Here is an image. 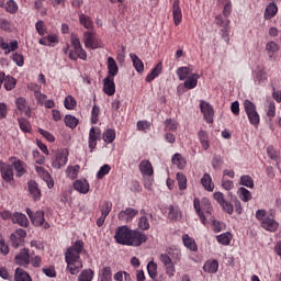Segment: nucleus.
<instances>
[{
    "label": "nucleus",
    "instance_id": "f257e3e1",
    "mask_svg": "<svg viewBox=\"0 0 281 281\" xmlns=\"http://www.w3.org/2000/svg\"><path fill=\"white\" fill-rule=\"evenodd\" d=\"M85 251V241L77 240L72 246H70L65 254V261L67 263V271L70 276H78L82 269V259H80V254Z\"/></svg>",
    "mask_w": 281,
    "mask_h": 281
},
{
    "label": "nucleus",
    "instance_id": "f03ea898",
    "mask_svg": "<svg viewBox=\"0 0 281 281\" xmlns=\"http://www.w3.org/2000/svg\"><path fill=\"white\" fill-rule=\"evenodd\" d=\"M70 43L72 46V49L69 53L70 60H87V50L82 48V44L80 43V38L76 34L70 35Z\"/></svg>",
    "mask_w": 281,
    "mask_h": 281
},
{
    "label": "nucleus",
    "instance_id": "7ed1b4c3",
    "mask_svg": "<svg viewBox=\"0 0 281 281\" xmlns=\"http://www.w3.org/2000/svg\"><path fill=\"white\" fill-rule=\"evenodd\" d=\"M193 207L196 212V214L200 216V221L203 225H205L207 217L206 214H212L210 210H212V204L210 203V200L207 198H203L201 201L195 198L193 200ZM205 212V213H204Z\"/></svg>",
    "mask_w": 281,
    "mask_h": 281
},
{
    "label": "nucleus",
    "instance_id": "20e7f679",
    "mask_svg": "<svg viewBox=\"0 0 281 281\" xmlns=\"http://www.w3.org/2000/svg\"><path fill=\"white\" fill-rule=\"evenodd\" d=\"M67 161H69V150L67 148L57 149L52 160V168L60 170L67 166Z\"/></svg>",
    "mask_w": 281,
    "mask_h": 281
},
{
    "label": "nucleus",
    "instance_id": "39448f33",
    "mask_svg": "<svg viewBox=\"0 0 281 281\" xmlns=\"http://www.w3.org/2000/svg\"><path fill=\"white\" fill-rule=\"evenodd\" d=\"M83 44L89 49H100L102 47V41L98 38L95 31L83 32Z\"/></svg>",
    "mask_w": 281,
    "mask_h": 281
},
{
    "label": "nucleus",
    "instance_id": "423d86ee",
    "mask_svg": "<svg viewBox=\"0 0 281 281\" xmlns=\"http://www.w3.org/2000/svg\"><path fill=\"white\" fill-rule=\"evenodd\" d=\"M132 231L128 226L124 225V226H120L117 229H116V233H115V241L119 244V245H125L126 247H131V234H132Z\"/></svg>",
    "mask_w": 281,
    "mask_h": 281
},
{
    "label": "nucleus",
    "instance_id": "0eeeda50",
    "mask_svg": "<svg viewBox=\"0 0 281 281\" xmlns=\"http://www.w3.org/2000/svg\"><path fill=\"white\" fill-rule=\"evenodd\" d=\"M26 214L31 218L35 227H43L44 229H49V223L45 221V213L43 211H37L36 213H34L32 212V210L27 209Z\"/></svg>",
    "mask_w": 281,
    "mask_h": 281
},
{
    "label": "nucleus",
    "instance_id": "6e6552de",
    "mask_svg": "<svg viewBox=\"0 0 281 281\" xmlns=\"http://www.w3.org/2000/svg\"><path fill=\"white\" fill-rule=\"evenodd\" d=\"M229 19L225 18L224 14H218L215 16V24L222 27L221 35L226 43H229Z\"/></svg>",
    "mask_w": 281,
    "mask_h": 281
},
{
    "label": "nucleus",
    "instance_id": "1a4fd4ad",
    "mask_svg": "<svg viewBox=\"0 0 281 281\" xmlns=\"http://www.w3.org/2000/svg\"><path fill=\"white\" fill-rule=\"evenodd\" d=\"M148 240V236H146L143 232L138 229H132L130 237V247H142L144 243Z\"/></svg>",
    "mask_w": 281,
    "mask_h": 281
},
{
    "label": "nucleus",
    "instance_id": "9d476101",
    "mask_svg": "<svg viewBox=\"0 0 281 281\" xmlns=\"http://www.w3.org/2000/svg\"><path fill=\"white\" fill-rule=\"evenodd\" d=\"M25 236H27V232L23 228L16 229L11 234V245L14 249H19L25 243Z\"/></svg>",
    "mask_w": 281,
    "mask_h": 281
},
{
    "label": "nucleus",
    "instance_id": "9b49d317",
    "mask_svg": "<svg viewBox=\"0 0 281 281\" xmlns=\"http://www.w3.org/2000/svg\"><path fill=\"white\" fill-rule=\"evenodd\" d=\"M159 258L165 267V271L168 278H175V273L177 272V269L175 268V262H172V259L170 258V256L166 254H161Z\"/></svg>",
    "mask_w": 281,
    "mask_h": 281
},
{
    "label": "nucleus",
    "instance_id": "f8f14e48",
    "mask_svg": "<svg viewBox=\"0 0 281 281\" xmlns=\"http://www.w3.org/2000/svg\"><path fill=\"white\" fill-rule=\"evenodd\" d=\"M139 214V211L133 207H127L123 211H120L117 218L122 223H132L133 218Z\"/></svg>",
    "mask_w": 281,
    "mask_h": 281
},
{
    "label": "nucleus",
    "instance_id": "ddd939ff",
    "mask_svg": "<svg viewBox=\"0 0 281 281\" xmlns=\"http://www.w3.org/2000/svg\"><path fill=\"white\" fill-rule=\"evenodd\" d=\"M0 172L3 181L10 183L14 179V170L12 166L0 160Z\"/></svg>",
    "mask_w": 281,
    "mask_h": 281
},
{
    "label": "nucleus",
    "instance_id": "4468645a",
    "mask_svg": "<svg viewBox=\"0 0 281 281\" xmlns=\"http://www.w3.org/2000/svg\"><path fill=\"white\" fill-rule=\"evenodd\" d=\"M101 137H102V132L100 131L99 127L90 128L88 145H89L91 153L93 151V148H95V146H98V140L101 139Z\"/></svg>",
    "mask_w": 281,
    "mask_h": 281
},
{
    "label": "nucleus",
    "instance_id": "2eb2a0df",
    "mask_svg": "<svg viewBox=\"0 0 281 281\" xmlns=\"http://www.w3.org/2000/svg\"><path fill=\"white\" fill-rule=\"evenodd\" d=\"M200 109L207 124H212V122H214V108H212L210 103L201 101Z\"/></svg>",
    "mask_w": 281,
    "mask_h": 281
},
{
    "label": "nucleus",
    "instance_id": "dca6fc26",
    "mask_svg": "<svg viewBox=\"0 0 281 281\" xmlns=\"http://www.w3.org/2000/svg\"><path fill=\"white\" fill-rule=\"evenodd\" d=\"M30 249L24 248L15 256L16 265L21 267H27L30 265Z\"/></svg>",
    "mask_w": 281,
    "mask_h": 281
},
{
    "label": "nucleus",
    "instance_id": "f3484780",
    "mask_svg": "<svg viewBox=\"0 0 281 281\" xmlns=\"http://www.w3.org/2000/svg\"><path fill=\"white\" fill-rule=\"evenodd\" d=\"M35 170L38 177H41V179H43V181L47 183V188L52 190V188H54V179H52V175H49V171L45 170V168L43 167H35Z\"/></svg>",
    "mask_w": 281,
    "mask_h": 281
},
{
    "label": "nucleus",
    "instance_id": "a211bd4d",
    "mask_svg": "<svg viewBox=\"0 0 281 281\" xmlns=\"http://www.w3.org/2000/svg\"><path fill=\"white\" fill-rule=\"evenodd\" d=\"M172 16L175 25H180L183 21V13L181 12V7L179 0H175L172 4Z\"/></svg>",
    "mask_w": 281,
    "mask_h": 281
},
{
    "label": "nucleus",
    "instance_id": "6ab92c4d",
    "mask_svg": "<svg viewBox=\"0 0 281 281\" xmlns=\"http://www.w3.org/2000/svg\"><path fill=\"white\" fill-rule=\"evenodd\" d=\"M0 48H2L5 56H8V54H11V52H16V49H19V42L11 41L10 44H8L5 40L0 36Z\"/></svg>",
    "mask_w": 281,
    "mask_h": 281
},
{
    "label": "nucleus",
    "instance_id": "aec40b11",
    "mask_svg": "<svg viewBox=\"0 0 281 281\" xmlns=\"http://www.w3.org/2000/svg\"><path fill=\"white\" fill-rule=\"evenodd\" d=\"M15 105L18 111H21L22 113H24L26 117H30L32 115V110H30V106H27V100H25V98L19 97L15 100Z\"/></svg>",
    "mask_w": 281,
    "mask_h": 281
},
{
    "label": "nucleus",
    "instance_id": "412c9836",
    "mask_svg": "<svg viewBox=\"0 0 281 281\" xmlns=\"http://www.w3.org/2000/svg\"><path fill=\"white\" fill-rule=\"evenodd\" d=\"M103 91L106 95H115V81L113 77L103 80Z\"/></svg>",
    "mask_w": 281,
    "mask_h": 281
},
{
    "label": "nucleus",
    "instance_id": "4be33fe9",
    "mask_svg": "<svg viewBox=\"0 0 281 281\" xmlns=\"http://www.w3.org/2000/svg\"><path fill=\"white\" fill-rule=\"evenodd\" d=\"M138 168H139V172L145 177H153V175H155V170L153 169V164H150L148 160H142Z\"/></svg>",
    "mask_w": 281,
    "mask_h": 281
},
{
    "label": "nucleus",
    "instance_id": "5701e85b",
    "mask_svg": "<svg viewBox=\"0 0 281 281\" xmlns=\"http://www.w3.org/2000/svg\"><path fill=\"white\" fill-rule=\"evenodd\" d=\"M29 192L34 201H41V189H38V183L34 180H30L29 183Z\"/></svg>",
    "mask_w": 281,
    "mask_h": 281
},
{
    "label": "nucleus",
    "instance_id": "b1692460",
    "mask_svg": "<svg viewBox=\"0 0 281 281\" xmlns=\"http://www.w3.org/2000/svg\"><path fill=\"white\" fill-rule=\"evenodd\" d=\"M261 225L267 232H278V227H280V224L270 216L266 217Z\"/></svg>",
    "mask_w": 281,
    "mask_h": 281
},
{
    "label": "nucleus",
    "instance_id": "393cba45",
    "mask_svg": "<svg viewBox=\"0 0 281 281\" xmlns=\"http://www.w3.org/2000/svg\"><path fill=\"white\" fill-rule=\"evenodd\" d=\"M254 80L255 85H262L267 80V71H265L263 67H257L256 70L254 71Z\"/></svg>",
    "mask_w": 281,
    "mask_h": 281
},
{
    "label": "nucleus",
    "instance_id": "a878e982",
    "mask_svg": "<svg viewBox=\"0 0 281 281\" xmlns=\"http://www.w3.org/2000/svg\"><path fill=\"white\" fill-rule=\"evenodd\" d=\"M120 71L117 63L113 57L108 58V78H115V75Z\"/></svg>",
    "mask_w": 281,
    "mask_h": 281
},
{
    "label": "nucleus",
    "instance_id": "bb28decb",
    "mask_svg": "<svg viewBox=\"0 0 281 281\" xmlns=\"http://www.w3.org/2000/svg\"><path fill=\"white\" fill-rule=\"evenodd\" d=\"M199 74H191L184 81V89H196V86L199 85Z\"/></svg>",
    "mask_w": 281,
    "mask_h": 281
},
{
    "label": "nucleus",
    "instance_id": "cd10ccee",
    "mask_svg": "<svg viewBox=\"0 0 281 281\" xmlns=\"http://www.w3.org/2000/svg\"><path fill=\"white\" fill-rule=\"evenodd\" d=\"M12 223H18L21 227H27L30 221L27 220V216L22 213H15L11 217Z\"/></svg>",
    "mask_w": 281,
    "mask_h": 281
},
{
    "label": "nucleus",
    "instance_id": "c85d7f7f",
    "mask_svg": "<svg viewBox=\"0 0 281 281\" xmlns=\"http://www.w3.org/2000/svg\"><path fill=\"white\" fill-rule=\"evenodd\" d=\"M13 167L14 170L16 171V177H23V175L25 172H27V165H25V162H23V160H19L16 158H13Z\"/></svg>",
    "mask_w": 281,
    "mask_h": 281
},
{
    "label": "nucleus",
    "instance_id": "c756f323",
    "mask_svg": "<svg viewBox=\"0 0 281 281\" xmlns=\"http://www.w3.org/2000/svg\"><path fill=\"white\" fill-rule=\"evenodd\" d=\"M182 243L187 249H190V251H199V247L196 246V241H194L193 238H191L190 235L186 234L182 236Z\"/></svg>",
    "mask_w": 281,
    "mask_h": 281
},
{
    "label": "nucleus",
    "instance_id": "7c9ffc66",
    "mask_svg": "<svg viewBox=\"0 0 281 281\" xmlns=\"http://www.w3.org/2000/svg\"><path fill=\"white\" fill-rule=\"evenodd\" d=\"M201 183L206 192H214V183L212 182V176H210V173L203 175Z\"/></svg>",
    "mask_w": 281,
    "mask_h": 281
},
{
    "label": "nucleus",
    "instance_id": "2f4dec72",
    "mask_svg": "<svg viewBox=\"0 0 281 281\" xmlns=\"http://www.w3.org/2000/svg\"><path fill=\"white\" fill-rule=\"evenodd\" d=\"M74 188L77 192H80V194H87V192H89V182H87V180H76Z\"/></svg>",
    "mask_w": 281,
    "mask_h": 281
},
{
    "label": "nucleus",
    "instance_id": "473e14b6",
    "mask_svg": "<svg viewBox=\"0 0 281 281\" xmlns=\"http://www.w3.org/2000/svg\"><path fill=\"white\" fill-rule=\"evenodd\" d=\"M79 22H80L81 25H83V27L86 30H88V32L89 31H94L93 30V27H94L93 20H91V16H89L87 14H80L79 15Z\"/></svg>",
    "mask_w": 281,
    "mask_h": 281
},
{
    "label": "nucleus",
    "instance_id": "72a5a7b5",
    "mask_svg": "<svg viewBox=\"0 0 281 281\" xmlns=\"http://www.w3.org/2000/svg\"><path fill=\"white\" fill-rule=\"evenodd\" d=\"M113 272L111 271V267H103L99 271V281H112Z\"/></svg>",
    "mask_w": 281,
    "mask_h": 281
},
{
    "label": "nucleus",
    "instance_id": "f704fd0d",
    "mask_svg": "<svg viewBox=\"0 0 281 281\" xmlns=\"http://www.w3.org/2000/svg\"><path fill=\"white\" fill-rule=\"evenodd\" d=\"M203 271H205V273H216L218 271V261L207 260L203 266Z\"/></svg>",
    "mask_w": 281,
    "mask_h": 281
},
{
    "label": "nucleus",
    "instance_id": "c9c22d12",
    "mask_svg": "<svg viewBox=\"0 0 281 281\" xmlns=\"http://www.w3.org/2000/svg\"><path fill=\"white\" fill-rule=\"evenodd\" d=\"M198 137H199V140L201 143L203 150H207V148H210V136L207 135V132L201 130L198 133Z\"/></svg>",
    "mask_w": 281,
    "mask_h": 281
},
{
    "label": "nucleus",
    "instance_id": "e433bc0d",
    "mask_svg": "<svg viewBox=\"0 0 281 281\" xmlns=\"http://www.w3.org/2000/svg\"><path fill=\"white\" fill-rule=\"evenodd\" d=\"M164 68L161 63H158L155 68L151 69L150 74L146 77V82H153L155 78L159 77L161 69Z\"/></svg>",
    "mask_w": 281,
    "mask_h": 281
},
{
    "label": "nucleus",
    "instance_id": "4c0bfd02",
    "mask_svg": "<svg viewBox=\"0 0 281 281\" xmlns=\"http://www.w3.org/2000/svg\"><path fill=\"white\" fill-rule=\"evenodd\" d=\"M130 58H131L136 71L138 74H142V71H144V61H142V59L138 56H136L135 53H131Z\"/></svg>",
    "mask_w": 281,
    "mask_h": 281
},
{
    "label": "nucleus",
    "instance_id": "58836bf2",
    "mask_svg": "<svg viewBox=\"0 0 281 281\" xmlns=\"http://www.w3.org/2000/svg\"><path fill=\"white\" fill-rule=\"evenodd\" d=\"M278 14V5L276 3H270L265 11V19L269 21V19H273Z\"/></svg>",
    "mask_w": 281,
    "mask_h": 281
},
{
    "label": "nucleus",
    "instance_id": "ea45409f",
    "mask_svg": "<svg viewBox=\"0 0 281 281\" xmlns=\"http://www.w3.org/2000/svg\"><path fill=\"white\" fill-rule=\"evenodd\" d=\"M237 194L244 203H249V201H251V192L244 187L238 189Z\"/></svg>",
    "mask_w": 281,
    "mask_h": 281
},
{
    "label": "nucleus",
    "instance_id": "a19ab883",
    "mask_svg": "<svg viewBox=\"0 0 281 281\" xmlns=\"http://www.w3.org/2000/svg\"><path fill=\"white\" fill-rule=\"evenodd\" d=\"M176 74L179 78V80H186L188 78H190V74H192V70L190 69V67L188 66H184V67H179L177 70H176Z\"/></svg>",
    "mask_w": 281,
    "mask_h": 281
},
{
    "label": "nucleus",
    "instance_id": "79ce46f5",
    "mask_svg": "<svg viewBox=\"0 0 281 281\" xmlns=\"http://www.w3.org/2000/svg\"><path fill=\"white\" fill-rule=\"evenodd\" d=\"M15 281H32V278L25 270L18 268L14 276Z\"/></svg>",
    "mask_w": 281,
    "mask_h": 281
},
{
    "label": "nucleus",
    "instance_id": "37998d69",
    "mask_svg": "<svg viewBox=\"0 0 281 281\" xmlns=\"http://www.w3.org/2000/svg\"><path fill=\"white\" fill-rule=\"evenodd\" d=\"M168 218L169 221H179L181 218V211L179 210V207H176L175 205H170Z\"/></svg>",
    "mask_w": 281,
    "mask_h": 281
},
{
    "label": "nucleus",
    "instance_id": "c03bdc74",
    "mask_svg": "<svg viewBox=\"0 0 281 281\" xmlns=\"http://www.w3.org/2000/svg\"><path fill=\"white\" fill-rule=\"evenodd\" d=\"M171 161L180 170H183V168H186V158H183L181 154H175L173 157L171 158Z\"/></svg>",
    "mask_w": 281,
    "mask_h": 281
},
{
    "label": "nucleus",
    "instance_id": "a18cd8bd",
    "mask_svg": "<svg viewBox=\"0 0 281 281\" xmlns=\"http://www.w3.org/2000/svg\"><path fill=\"white\" fill-rule=\"evenodd\" d=\"M103 142H105V144H113V142H115V130H105L103 133Z\"/></svg>",
    "mask_w": 281,
    "mask_h": 281
},
{
    "label": "nucleus",
    "instance_id": "49530a36",
    "mask_svg": "<svg viewBox=\"0 0 281 281\" xmlns=\"http://www.w3.org/2000/svg\"><path fill=\"white\" fill-rule=\"evenodd\" d=\"M3 82H4V89L7 91H12V89L16 87V79H14V77L12 76H5V74H4Z\"/></svg>",
    "mask_w": 281,
    "mask_h": 281
},
{
    "label": "nucleus",
    "instance_id": "de8ad7c7",
    "mask_svg": "<svg viewBox=\"0 0 281 281\" xmlns=\"http://www.w3.org/2000/svg\"><path fill=\"white\" fill-rule=\"evenodd\" d=\"M111 210H113V203L109 201H103L100 204V212L102 216H109V214H111Z\"/></svg>",
    "mask_w": 281,
    "mask_h": 281
},
{
    "label": "nucleus",
    "instance_id": "09e8293b",
    "mask_svg": "<svg viewBox=\"0 0 281 281\" xmlns=\"http://www.w3.org/2000/svg\"><path fill=\"white\" fill-rule=\"evenodd\" d=\"M216 240H217V243H220V245L227 246V245H229V243H232V234L223 233L221 235H217Z\"/></svg>",
    "mask_w": 281,
    "mask_h": 281
},
{
    "label": "nucleus",
    "instance_id": "8fccbe9b",
    "mask_svg": "<svg viewBox=\"0 0 281 281\" xmlns=\"http://www.w3.org/2000/svg\"><path fill=\"white\" fill-rule=\"evenodd\" d=\"M64 122L68 128H76V126H78V119L71 114H67Z\"/></svg>",
    "mask_w": 281,
    "mask_h": 281
},
{
    "label": "nucleus",
    "instance_id": "3c124183",
    "mask_svg": "<svg viewBox=\"0 0 281 281\" xmlns=\"http://www.w3.org/2000/svg\"><path fill=\"white\" fill-rule=\"evenodd\" d=\"M176 179L178 181L179 190H186V188H188V178L186 175L178 172Z\"/></svg>",
    "mask_w": 281,
    "mask_h": 281
},
{
    "label": "nucleus",
    "instance_id": "603ef678",
    "mask_svg": "<svg viewBox=\"0 0 281 281\" xmlns=\"http://www.w3.org/2000/svg\"><path fill=\"white\" fill-rule=\"evenodd\" d=\"M78 172H80V166H69L66 169V175L69 179H77Z\"/></svg>",
    "mask_w": 281,
    "mask_h": 281
},
{
    "label": "nucleus",
    "instance_id": "864d4df0",
    "mask_svg": "<svg viewBox=\"0 0 281 281\" xmlns=\"http://www.w3.org/2000/svg\"><path fill=\"white\" fill-rule=\"evenodd\" d=\"M4 8L7 12H9V14H16V12L19 11V4H16L14 0L7 1Z\"/></svg>",
    "mask_w": 281,
    "mask_h": 281
},
{
    "label": "nucleus",
    "instance_id": "5fc2aeb1",
    "mask_svg": "<svg viewBox=\"0 0 281 281\" xmlns=\"http://www.w3.org/2000/svg\"><path fill=\"white\" fill-rule=\"evenodd\" d=\"M240 186H245V188L254 189V178L249 175H245L240 177Z\"/></svg>",
    "mask_w": 281,
    "mask_h": 281
},
{
    "label": "nucleus",
    "instance_id": "6e6d98bb",
    "mask_svg": "<svg viewBox=\"0 0 281 281\" xmlns=\"http://www.w3.org/2000/svg\"><path fill=\"white\" fill-rule=\"evenodd\" d=\"M244 110H245L246 115H249L251 113H256V111H258L256 109V104L254 102H251L250 100H247V99L244 101Z\"/></svg>",
    "mask_w": 281,
    "mask_h": 281
},
{
    "label": "nucleus",
    "instance_id": "4d7b16f0",
    "mask_svg": "<svg viewBox=\"0 0 281 281\" xmlns=\"http://www.w3.org/2000/svg\"><path fill=\"white\" fill-rule=\"evenodd\" d=\"M93 270L91 269H87V270H83L79 277H78V281H91L93 280Z\"/></svg>",
    "mask_w": 281,
    "mask_h": 281
},
{
    "label": "nucleus",
    "instance_id": "13d9d810",
    "mask_svg": "<svg viewBox=\"0 0 281 281\" xmlns=\"http://www.w3.org/2000/svg\"><path fill=\"white\" fill-rule=\"evenodd\" d=\"M147 271L149 278H151V280H155V278H157V263L155 261H149L147 263Z\"/></svg>",
    "mask_w": 281,
    "mask_h": 281
},
{
    "label": "nucleus",
    "instance_id": "bf43d9fd",
    "mask_svg": "<svg viewBox=\"0 0 281 281\" xmlns=\"http://www.w3.org/2000/svg\"><path fill=\"white\" fill-rule=\"evenodd\" d=\"M76 99L71 95H68L65 98L64 105L65 109H68V111H74L76 109Z\"/></svg>",
    "mask_w": 281,
    "mask_h": 281
},
{
    "label": "nucleus",
    "instance_id": "052dcab7",
    "mask_svg": "<svg viewBox=\"0 0 281 281\" xmlns=\"http://www.w3.org/2000/svg\"><path fill=\"white\" fill-rule=\"evenodd\" d=\"M19 126L23 133H30L32 131V124L26 119H19Z\"/></svg>",
    "mask_w": 281,
    "mask_h": 281
},
{
    "label": "nucleus",
    "instance_id": "680f3d73",
    "mask_svg": "<svg viewBox=\"0 0 281 281\" xmlns=\"http://www.w3.org/2000/svg\"><path fill=\"white\" fill-rule=\"evenodd\" d=\"M138 228L142 229L143 232L150 229V223H148V217L146 215L139 217Z\"/></svg>",
    "mask_w": 281,
    "mask_h": 281
},
{
    "label": "nucleus",
    "instance_id": "e2e57ef3",
    "mask_svg": "<svg viewBox=\"0 0 281 281\" xmlns=\"http://www.w3.org/2000/svg\"><path fill=\"white\" fill-rule=\"evenodd\" d=\"M247 117L252 126L260 124V114H258V111L247 114Z\"/></svg>",
    "mask_w": 281,
    "mask_h": 281
},
{
    "label": "nucleus",
    "instance_id": "0e129e2a",
    "mask_svg": "<svg viewBox=\"0 0 281 281\" xmlns=\"http://www.w3.org/2000/svg\"><path fill=\"white\" fill-rule=\"evenodd\" d=\"M266 49L269 56H273V54H276V52L280 49V46L276 42H268L266 45Z\"/></svg>",
    "mask_w": 281,
    "mask_h": 281
},
{
    "label": "nucleus",
    "instance_id": "69168bd1",
    "mask_svg": "<svg viewBox=\"0 0 281 281\" xmlns=\"http://www.w3.org/2000/svg\"><path fill=\"white\" fill-rule=\"evenodd\" d=\"M109 172H111V166L103 165L97 172V179H104L105 175H109Z\"/></svg>",
    "mask_w": 281,
    "mask_h": 281
},
{
    "label": "nucleus",
    "instance_id": "338daca9",
    "mask_svg": "<svg viewBox=\"0 0 281 281\" xmlns=\"http://www.w3.org/2000/svg\"><path fill=\"white\" fill-rule=\"evenodd\" d=\"M99 115H100V108L98 105H93L91 110V122L93 124H98Z\"/></svg>",
    "mask_w": 281,
    "mask_h": 281
},
{
    "label": "nucleus",
    "instance_id": "774afa93",
    "mask_svg": "<svg viewBox=\"0 0 281 281\" xmlns=\"http://www.w3.org/2000/svg\"><path fill=\"white\" fill-rule=\"evenodd\" d=\"M165 126L167 131H172V132L177 131V122H175L171 119H167L165 121Z\"/></svg>",
    "mask_w": 281,
    "mask_h": 281
}]
</instances>
